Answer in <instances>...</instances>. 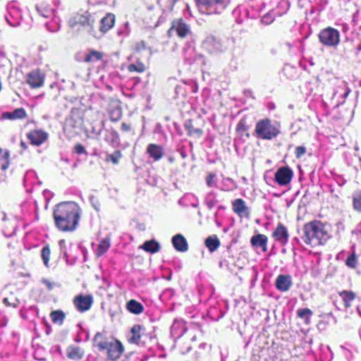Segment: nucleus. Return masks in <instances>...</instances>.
I'll list each match as a JSON object with an SVG mask.
<instances>
[{"mask_svg":"<svg viewBox=\"0 0 361 361\" xmlns=\"http://www.w3.org/2000/svg\"><path fill=\"white\" fill-rule=\"evenodd\" d=\"M81 216V207L73 201L59 203L53 211L55 226L63 233L75 231L79 226Z\"/></svg>","mask_w":361,"mask_h":361,"instance_id":"nucleus-1","label":"nucleus"},{"mask_svg":"<svg viewBox=\"0 0 361 361\" xmlns=\"http://www.w3.org/2000/svg\"><path fill=\"white\" fill-rule=\"evenodd\" d=\"M302 231V240L312 247L324 245L330 238L326 226L319 220L306 223Z\"/></svg>","mask_w":361,"mask_h":361,"instance_id":"nucleus-2","label":"nucleus"},{"mask_svg":"<svg viewBox=\"0 0 361 361\" xmlns=\"http://www.w3.org/2000/svg\"><path fill=\"white\" fill-rule=\"evenodd\" d=\"M93 346L100 352H104L108 360L116 361L124 352V346L117 340H110L104 334L97 332L94 336Z\"/></svg>","mask_w":361,"mask_h":361,"instance_id":"nucleus-3","label":"nucleus"},{"mask_svg":"<svg viewBox=\"0 0 361 361\" xmlns=\"http://www.w3.org/2000/svg\"><path fill=\"white\" fill-rule=\"evenodd\" d=\"M68 25L75 32L86 31L90 35L97 37L94 19L88 11L75 13L69 18Z\"/></svg>","mask_w":361,"mask_h":361,"instance_id":"nucleus-4","label":"nucleus"},{"mask_svg":"<svg viewBox=\"0 0 361 361\" xmlns=\"http://www.w3.org/2000/svg\"><path fill=\"white\" fill-rule=\"evenodd\" d=\"M281 133V125L279 123L271 120L269 118H264L259 120L254 130V135L262 140H271L277 137Z\"/></svg>","mask_w":361,"mask_h":361,"instance_id":"nucleus-5","label":"nucleus"},{"mask_svg":"<svg viewBox=\"0 0 361 361\" xmlns=\"http://www.w3.org/2000/svg\"><path fill=\"white\" fill-rule=\"evenodd\" d=\"M200 12L207 15L220 14L226 8V0H196Z\"/></svg>","mask_w":361,"mask_h":361,"instance_id":"nucleus-6","label":"nucleus"},{"mask_svg":"<svg viewBox=\"0 0 361 361\" xmlns=\"http://www.w3.org/2000/svg\"><path fill=\"white\" fill-rule=\"evenodd\" d=\"M318 37L319 42L326 47H336L340 42L339 32L331 27L322 30Z\"/></svg>","mask_w":361,"mask_h":361,"instance_id":"nucleus-7","label":"nucleus"},{"mask_svg":"<svg viewBox=\"0 0 361 361\" xmlns=\"http://www.w3.org/2000/svg\"><path fill=\"white\" fill-rule=\"evenodd\" d=\"M173 30L176 31L177 36L181 39L185 38L190 33L189 25L182 18L174 19L171 22V25L167 32L169 37H171Z\"/></svg>","mask_w":361,"mask_h":361,"instance_id":"nucleus-8","label":"nucleus"},{"mask_svg":"<svg viewBox=\"0 0 361 361\" xmlns=\"http://www.w3.org/2000/svg\"><path fill=\"white\" fill-rule=\"evenodd\" d=\"M45 75L39 68L32 70L26 75V82L32 89H37L44 84Z\"/></svg>","mask_w":361,"mask_h":361,"instance_id":"nucleus-9","label":"nucleus"},{"mask_svg":"<svg viewBox=\"0 0 361 361\" xmlns=\"http://www.w3.org/2000/svg\"><path fill=\"white\" fill-rule=\"evenodd\" d=\"M293 178V171L289 166H282L276 170L274 180L281 186L289 184Z\"/></svg>","mask_w":361,"mask_h":361,"instance_id":"nucleus-10","label":"nucleus"},{"mask_svg":"<svg viewBox=\"0 0 361 361\" xmlns=\"http://www.w3.org/2000/svg\"><path fill=\"white\" fill-rule=\"evenodd\" d=\"M94 300L92 295H78L73 300V303L77 310L80 312H84L89 310Z\"/></svg>","mask_w":361,"mask_h":361,"instance_id":"nucleus-11","label":"nucleus"},{"mask_svg":"<svg viewBox=\"0 0 361 361\" xmlns=\"http://www.w3.org/2000/svg\"><path fill=\"white\" fill-rule=\"evenodd\" d=\"M26 137L31 145L40 146L47 140L48 133L42 129H34L28 132Z\"/></svg>","mask_w":361,"mask_h":361,"instance_id":"nucleus-12","label":"nucleus"},{"mask_svg":"<svg viewBox=\"0 0 361 361\" xmlns=\"http://www.w3.org/2000/svg\"><path fill=\"white\" fill-rule=\"evenodd\" d=\"M272 237L282 245H286L289 239V233L287 227L282 223H279L272 233Z\"/></svg>","mask_w":361,"mask_h":361,"instance_id":"nucleus-13","label":"nucleus"},{"mask_svg":"<svg viewBox=\"0 0 361 361\" xmlns=\"http://www.w3.org/2000/svg\"><path fill=\"white\" fill-rule=\"evenodd\" d=\"M146 153L153 161L156 162L164 157V149L161 145L151 143L147 145Z\"/></svg>","mask_w":361,"mask_h":361,"instance_id":"nucleus-14","label":"nucleus"},{"mask_svg":"<svg viewBox=\"0 0 361 361\" xmlns=\"http://www.w3.org/2000/svg\"><path fill=\"white\" fill-rule=\"evenodd\" d=\"M293 285L290 275L280 274L275 281V286L277 290L281 292L288 291Z\"/></svg>","mask_w":361,"mask_h":361,"instance_id":"nucleus-15","label":"nucleus"},{"mask_svg":"<svg viewBox=\"0 0 361 361\" xmlns=\"http://www.w3.org/2000/svg\"><path fill=\"white\" fill-rule=\"evenodd\" d=\"M115 15L108 13L100 20L99 32L104 35L109 31L115 25Z\"/></svg>","mask_w":361,"mask_h":361,"instance_id":"nucleus-16","label":"nucleus"},{"mask_svg":"<svg viewBox=\"0 0 361 361\" xmlns=\"http://www.w3.org/2000/svg\"><path fill=\"white\" fill-rule=\"evenodd\" d=\"M104 53L93 49H88L84 56L83 61L87 64L93 65L96 62L102 61L104 56Z\"/></svg>","mask_w":361,"mask_h":361,"instance_id":"nucleus-17","label":"nucleus"},{"mask_svg":"<svg viewBox=\"0 0 361 361\" xmlns=\"http://www.w3.org/2000/svg\"><path fill=\"white\" fill-rule=\"evenodd\" d=\"M66 355L72 360L79 361L83 358L85 350L80 346L71 345L66 348Z\"/></svg>","mask_w":361,"mask_h":361,"instance_id":"nucleus-18","label":"nucleus"},{"mask_svg":"<svg viewBox=\"0 0 361 361\" xmlns=\"http://www.w3.org/2000/svg\"><path fill=\"white\" fill-rule=\"evenodd\" d=\"M250 125L247 123V116H243L237 123L235 131L239 137L243 138L245 136L246 138H249L250 137Z\"/></svg>","mask_w":361,"mask_h":361,"instance_id":"nucleus-19","label":"nucleus"},{"mask_svg":"<svg viewBox=\"0 0 361 361\" xmlns=\"http://www.w3.org/2000/svg\"><path fill=\"white\" fill-rule=\"evenodd\" d=\"M27 117V114L24 108L20 107L16 109L13 111L4 112L2 114V118L8 120H22Z\"/></svg>","mask_w":361,"mask_h":361,"instance_id":"nucleus-20","label":"nucleus"},{"mask_svg":"<svg viewBox=\"0 0 361 361\" xmlns=\"http://www.w3.org/2000/svg\"><path fill=\"white\" fill-rule=\"evenodd\" d=\"M172 244L174 248L179 252H186L188 244L186 239L181 234H176L172 238Z\"/></svg>","mask_w":361,"mask_h":361,"instance_id":"nucleus-21","label":"nucleus"},{"mask_svg":"<svg viewBox=\"0 0 361 361\" xmlns=\"http://www.w3.org/2000/svg\"><path fill=\"white\" fill-rule=\"evenodd\" d=\"M268 238L264 234L253 235L250 239L251 245L255 247H262L264 252L267 250Z\"/></svg>","mask_w":361,"mask_h":361,"instance_id":"nucleus-22","label":"nucleus"},{"mask_svg":"<svg viewBox=\"0 0 361 361\" xmlns=\"http://www.w3.org/2000/svg\"><path fill=\"white\" fill-rule=\"evenodd\" d=\"M126 309L135 315L142 314L145 310L143 305L135 299H131L126 302Z\"/></svg>","mask_w":361,"mask_h":361,"instance_id":"nucleus-23","label":"nucleus"},{"mask_svg":"<svg viewBox=\"0 0 361 361\" xmlns=\"http://www.w3.org/2000/svg\"><path fill=\"white\" fill-rule=\"evenodd\" d=\"M232 209L240 216L248 213V207L246 206L245 202L241 198L236 199L232 202Z\"/></svg>","mask_w":361,"mask_h":361,"instance_id":"nucleus-24","label":"nucleus"},{"mask_svg":"<svg viewBox=\"0 0 361 361\" xmlns=\"http://www.w3.org/2000/svg\"><path fill=\"white\" fill-rule=\"evenodd\" d=\"M341 298L344 307L347 310L351 307V302L355 299L356 294L352 290H342L338 292Z\"/></svg>","mask_w":361,"mask_h":361,"instance_id":"nucleus-25","label":"nucleus"},{"mask_svg":"<svg viewBox=\"0 0 361 361\" xmlns=\"http://www.w3.org/2000/svg\"><path fill=\"white\" fill-rule=\"evenodd\" d=\"M143 327L140 324H134L130 329L131 336L128 339L130 343L138 344L142 337Z\"/></svg>","mask_w":361,"mask_h":361,"instance_id":"nucleus-26","label":"nucleus"},{"mask_svg":"<svg viewBox=\"0 0 361 361\" xmlns=\"http://www.w3.org/2000/svg\"><path fill=\"white\" fill-rule=\"evenodd\" d=\"M204 245L210 252H214L220 247L221 243L217 235H213L205 239Z\"/></svg>","mask_w":361,"mask_h":361,"instance_id":"nucleus-27","label":"nucleus"},{"mask_svg":"<svg viewBox=\"0 0 361 361\" xmlns=\"http://www.w3.org/2000/svg\"><path fill=\"white\" fill-rule=\"evenodd\" d=\"M185 129L187 131V134L190 137H201L203 135V130L202 128H195L192 125V121L190 120L184 125Z\"/></svg>","mask_w":361,"mask_h":361,"instance_id":"nucleus-28","label":"nucleus"},{"mask_svg":"<svg viewBox=\"0 0 361 361\" xmlns=\"http://www.w3.org/2000/svg\"><path fill=\"white\" fill-rule=\"evenodd\" d=\"M140 248L147 252L154 254L158 252L160 250V245L155 240H150L145 241L140 246Z\"/></svg>","mask_w":361,"mask_h":361,"instance_id":"nucleus-29","label":"nucleus"},{"mask_svg":"<svg viewBox=\"0 0 361 361\" xmlns=\"http://www.w3.org/2000/svg\"><path fill=\"white\" fill-rule=\"evenodd\" d=\"M50 318L54 324L61 326L66 319V314L61 310H54L50 313Z\"/></svg>","mask_w":361,"mask_h":361,"instance_id":"nucleus-30","label":"nucleus"},{"mask_svg":"<svg viewBox=\"0 0 361 361\" xmlns=\"http://www.w3.org/2000/svg\"><path fill=\"white\" fill-rule=\"evenodd\" d=\"M106 135L104 140L109 145H114L115 143H118L120 141V136L117 131L114 129L106 130Z\"/></svg>","mask_w":361,"mask_h":361,"instance_id":"nucleus-31","label":"nucleus"},{"mask_svg":"<svg viewBox=\"0 0 361 361\" xmlns=\"http://www.w3.org/2000/svg\"><path fill=\"white\" fill-rule=\"evenodd\" d=\"M127 69L130 73L136 72L138 73H142L146 71L147 68L143 62L137 60L135 61V63L129 64Z\"/></svg>","mask_w":361,"mask_h":361,"instance_id":"nucleus-32","label":"nucleus"},{"mask_svg":"<svg viewBox=\"0 0 361 361\" xmlns=\"http://www.w3.org/2000/svg\"><path fill=\"white\" fill-rule=\"evenodd\" d=\"M10 153L7 150H2L0 154V169L6 171L10 166Z\"/></svg>","mask_w":361,"mask_h":361,"instance_id":"nucleus-33","label":"nucleus"},{"mask_svg":"<svg viewBox=\"0 0 361 361\" xmlns=\"http://www.w3.org/2000/svg\"><path fill=\"white\" fill-rule=\"evenodd\" d=\"M312 314V311L309 308H301L297 310V317L304 319L307 324L310 322V317Z\"/></svg>","mask_w":361,"mask_h":361,"instance_id":"nucleus-34","label":"nucleus"},{"mask_svg":"<svg viewBox=\"0 0 361 361\" xmlns=\"http://www.w3.org/2000/svg\"><path fill=\"white\" fill-rule=\"evenodd\" d=\"M122 109L120 106L113 108L109 111V119L113 123H116L122 118Z\"/></svg>","mask_w":361,"mask_h":361,"instance_id":"nucleus-35","label":"nucleus"},{"mask_svg":"<svg viewBox=\"0 0 361 361\" xmlns=\"http://www.w3.org/2000/svg\"><path fill=\"white\" fill-rule=\"evenodd\" d=\"M51 256V250L49 244L44 245L41 250V257L42 259L44 264L47 267H49V259Z\"/></svg>","mask_w":361,"mask_h":361,"instance_id":"nucleus-36","label":"nucleus"},{"mask_svg":"<svg viewBox=\"0 0 361 361\" xmlns=\"http://www.w3.org/2000/svg\"><path fill=\"white\" fill-rule=\"evenodd\" d=\"M3 303L9 307H17L20 302L18 298L15 297L13 293L3 299Z\"/></svg>","mask_w":361,"mask_h":361,"instance_id":"nucleus-37","label":"nucleus"},{"mask_svg":"<svg viewBox=\"0 0 361 361\" xmlns=\"http://www.w3.org/2000/svg\"><path fill=\"white\" fill-rule=\"evenodd\" d=\"M110 247V242L107 239H103L100 241L97 249V256H102L104 255Z\"/></svg>","mask_w":361,"mask_h":361,"instance_id":"nucleus-38","label":"nucleus"},{"mask_svg":"<svg viewBox=\"0 0 361 361\" xmlns=\"http://www.w3.org/2000/svg\"><path fill=\"white\" fill-rule=\"evenodd\" d=\"M122 157V154L120 150H116L112 154H108L105 159L106 162H111L114 165H117L119 163L120 159Z\"/></svg>","mask_w":361,"mask_h":361,"instance_id":"nucleus-39","label":"nucleus"},{"mask_svg":"<svg viewBox=\"0 0 361 361\" xmlns=\"http://www.w3.org/2000/svg\"><path fill=\"white\" fill-rule=\"evenodd\" d=\"M353 207L355 210L361 212V191L353 195Z\"/></svg>","mask_w":361,"mask_h":361,"instance_id":"nucleus-40","label":"nucleus"},{"mask_svg":"<svg viewBox=\"0 0 361 361\" xmlns=\"http://www.w3.org/2000/svg\"><path fill=\"white\" fill-rule=\"evenodd\" d=\"M357 262V256L355 252H353L351 255H350L346 260H345V264L350 267V268H355Z\"/></svg>","mask_w":361,"mask_h":361,"instance_id":"nucleus-41","label":"nucleus"},{"mask_svg":"<svg viewBox=\"0 0 361 361\" xmlns=\"http://www.w3.org/2000/svg\"><path fill=\"white\" fill-rule=\"evenodd\" d=\"M147 48V42L144 40L136 42L134 44V50L137 52H140L145 50Z\"/></svg>","mask_w":361,"mask_h":361,"instance_id":"nucleus-42","label":"nucleus"},{"mask_svg":"<svg viewBox=\"0 0 361 361\" xmlns=\"http://www.w3.org/2000/svg\"><path fill=\"white\" fill-rule=\"evenodd\" d=\"M306 153V148L304 146H298L295 149V154L297 159H300Z\"/></svg>","mask_w":361,"mask_h":361,"instance_id":"nucleus-43","label":"nucleus"},{"mask_svg":"<svg viewBox=\"0 0 361 361\" xmlns=\"http://www.w3.org/2000/svg\"><path fill=\"white\" fill-rule=\"evenodd\" d=\"M74 152L78 154H87L84 146L80 143H77L74 147Z\"/></svg>","mask_w":361,"mask_h":361,"instance_id":"nucleus-44","label":"nucleus"},{"mask_svg":"<svg viewBox=\"0 0 361 361\" xmlns=\"http://www.w3.org/2000/svg\"><path fill=\"white\" fill-rule=\"evenodd\" d=\"M215 178V174L210 172L208 173V176L206 178V183H207V185L209 186V187H211L213 185V183H214V179Z\"/></svg>","mask_w":361,"mask_h":361,"instance_id":"nucleus-45","label":"nucleus"},{"mask_svg":"<svg viewBox=\"0 0 361 361\" xmlns=\"http://www.w3.org/2000/svg\"><path fill=\"white\" fill-rule=\"evenodd\" d=\"M121 129L123 132H129L131 130V125L123 122L121 126Z\"/></svg>","mask_w":361,"mask_h":361,"instance_id":"nucleus-46","label":"nucleus"},{"mask_svg":"<svg viewBox=\"0 0 361 361\" xmlns=\"http://www.w3.org/2000/svg\"><path fill=\"white\" fill-rule=\"evenodd\" d=\"M20 147L23 149H27V144L24 141H23V140L20 141Z\"/></svg>","mask_w":361,"mask_h":361,"instance_id":"nucleus-47","label":"nucleus"},{"mask_svg":"<svg viewBox=\"0 0 361 361\" xmlns=\"http://www.w3.org/2000/svg\"><path fill=\"white\" fill-rule=\"evenodd\" d=\"M44 283V284L47 285V286L49 288V289H51L52 286L48 281H45Z\"/></svg>","mask_w":361,"mask_h":361,"instance_id":"nucleus-48","label":"nucleus"},{"mask_svg":"<svg viewBox=\"0 0 361 361\" xmlns=\"http://www.w3.org/2000/svg\"><path fill=\"white\" fill-rule=\"evenodd\" d=\"M358 35L361 36V27L359 28Z\"/></svg>","mask_w":361,"mask_h":361,"instance_id":"nucleus-49","label":"nucleus"},{"mask_svg":"<svg viewBox=\"0 0 361 361\" xmlns=\"http://www.w3.org/2000/svg\"><path fill=\"white\" fill-rule=\"evenodd\" d=\"M358 50H361V45H360L357 48Z\"/></svg>","mask_w":361,"mask_h":361,"instance_id":"nucleus-50","label":"nucleus"},{"mask_svg":"<svg viewBox=\"0 0 361 361\" xmlns=\"http://www.w3.org/2000/svg\"><path fill=\"white\" fill-rule=\"evenodd\" d=\"M357 310H358V311H359V312L361 314V311H360V307H357Z\"/></svg>","mask_w":361,"mask_h":361,"instance_id":"nucleus-51","label":"nucleus"}]
</instances>
